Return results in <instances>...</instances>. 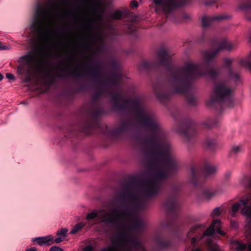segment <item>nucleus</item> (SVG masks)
I'll list each match as a JSON object with an SVG mask.
<instances>
[{"instance_id": "41", "label": "nucleus", "mask_w": 251, "mask_h": 251, "mask_svg": "<svg viewBox=\"0 0 251 251\" xmlns=\"http://www.w3.org/2000/svg\"><path fill=\"white\" fill-rule=\"evenodd\" d=\"M220 214V207H217L214 209L211 215L213 216H217Z\"/></svg>"}, {"instance_id": "61", "label": "nucleus", "mask_w": 251, "mask_h": 251, "mask_svg": "<svg viewBox=\"0 0 251 251\" xmlns=\"http://www.w3.org/2000/svg\"><path fill=\"white\" fill-rule=\"evenodd\" d=\"M3 78V77L1 74L0 73V81L2 80Z\"/></svg>"}, {"instance_id": "43", "label": "nucleus", "mask_w": 251, "mask_h": 251, "mask_svg": "<svg viewBox=\"0 0 251 251\" xmlns=\"http://www.w3.org/2000/svg\"><path fill=\"white\" fill-rule=\"evenodd\" d=\"M50 251H63V250L57 246H53L50 248Z\"/></svg>"}, {"instance_id": "5", "label": "nucleus", "mask_w": 251, "mask_h": 251, "mask_svg": "<svg viewBox=\"0 0 251 251\" xmlns=\"http://www.w3.org/2000/svg\"><path fill=\"white\" fill-rule=\"evenodd\" d=\"M238 85L228 78L221 79V113L224 107L230 108L233 106L235 91Z\"/></svg>"}, {"instance_id": "54", "label": "nucleus", "mask_w": 251, "mask_h": 251, "mask_svg": "<svg viewBox=\"0 0 251 251\" xmlns=\"http://www.w3.org/2000/svg\"><path fill=\"white\" fill-rule=\"evenodd\" d=\"M249 42L251 43V30L250 31V34L249 36Z\"/></svg>"}, {"instance_id": "53", "label": "nucleus", "mask_w": 251, "mask_h": 251, "mask_svg": "<svg viewBox=\"0 0 251 251\" xmlns=\"http://www.w3.org/2000/svg\"><path fill=\"white\" fill-rule=\"evenodd\" d=\"M197 239L196 238H193L191 241L192 244H194L196 242Z\"/></svg>"}, {"instance_id": "38", "label": "nucleus", "mask_w": 251, "mask_h": 251, "mask_svg": "<svg viewBox=\"0 0 251 251\" xmlns=\"http://www.w3.org/2000/svg\"><path fill=\"white\" fill-rule=\"evenodd\" d=\"M152 64L148 61H144L142 63V66L143 68L148 69L152 66Z\"/></svg>"}, {"instance_id": "58", "label": "nucleus", "mask_w": 251, "mask_h": 251, "mask_svg": "<svg viewBox=\"0 0 251 251\" xmlns=\"http://www.w3.org/2000/svg\"><path fill=\"white\" fill-rule=\"evenodd\" d=\"M192 251H201L199 248L193 250Z\"/></svg>"}, {"instance_id": "24", "label": "nucleus", "mask_w": 251, "mask_h": 251, "mask_svg": "<svg viewBox=\"0 0 251 251\" xmlns=\"http://www.w3.org/2000/svg\"><path fill=\"white\" fill-rule=\"evenodd\" d=\"M96 23L91 19H88L82 25V27L89 31L91 32L94 30Z\"/></svg>"}, {"instance_id": "9", "label": "nucleus", "mask_w": 251, "mask_h": 251, "mask_svg": "<svg viewBox=\"0 0 251 251\" xmlns=\"http://www.w3.org/2000/svg\"><path fill=\"white\" fill-rule=\"evenodd\" d=\"M216 49L214 50H206L202 52V56L204 62L207 65L213 61L217 54L220 51V43L218 41L215 44Z\"/></svg>"}, {"instance_id": "52", "label": "nucleus", "mask_w": 251, "mask_h": 251, "mask_svg": "<svg viewBox=\"0 0 251 251\" xmlns=\"http://www.w3.org/2000/svg\"><path fill=\"white\" fill-rule=\"evenodd\" d=\"M7 49V48L5 46H2V44L1 43H0V50H5Z\"/></svg>"}, {"instance_id": "51", "label": "nucleus", "mask_w": 251, "mask_h": 251, "mask_svg": "<svg viewBox=\"0 0 251 251\" xmlns=\"http://www.w3.org/2000/svg\"><path fill=\"white\" fill-rule=\"evenodd\" d=\"M30 251H37V249L35 247H32L31 248L28 249Z\"/></svg>"}, {"instance_id": "56", "label": "nucleus", "mask_w": 251, "mask_h": 251, "mask_svg": "<svg viewBox=\"0 0 251 251\" xmlns=\"http://www.w3.org/2000/svg\"><path fill=\"white\" fill-rule=\"evenodd\" d=\"M61 2L62 4H67V0H61Z\"/></svg>"}, {"instance_id": "22", "label": "nucleus", "mask_w": 251, "mask_h": 251, "mask_svg": "<svg viewBox=\"0 0 251 251\" xmlns=\"http://www.w3.org/2000/svg\"><path fill=\"white\" fill-rule=\"evenodd\" d=\"M240 64L251 71V51L246 57L241 59Z\"/></svg>"}, {"instance_id": "30", "label": "nucleus", "mask_w": 251, "mask_h": 251, "mask_svg": "<svg viewBox=\"0 0 251 251\" xmlns=\"http://www.w3.org/2000/svg\"><path fill=\"white\" fill-rule=\"evenodd\" d=\"M187 100L188 104L191 105H196L197 104V100L193 96H188L187 98Z\"/></svg>"}, {"instance_id": "55", "label": "nucleus", "mask_w": 251, "mask_h": 251, "mask_svg": "<svg viewBox=\"0 0 251 251\" xmlns=\"http://www.w3.org/2000/svg\"><path fill=\"white\" fill-rule=\"evenodd\" d=\"M22 70V67L21 66H19L18 67V71L21 72Z\"/></svg>"}, {"instance_id": "32", "label": "nucleus", "mask_w": 251, "mask_h": 251, "mask_svg": "<svg viewBox=\"0 0 251 251\" xmlns=\"http://www.w3.org/2000/svg\"><path fill=\"white\" fill-rule=\"evenodd\" d=\"M68 231V230L67 228H61V229H59L57 231L56 235L57 236H60L65 238V237L67 236V233Z\"/></svg>"}, {"instance_id": "20", "label": "nucleus", "mask_w": 251, "mask_h": 251, "mask_svg": "<svg viewBox=\"0 0 251 251\" xmlns=\"http://www.w3.org/2000/svg\"><path fill=\"white\" fill-rule=\"evenodd\" d=\"M165 206L168 212H173L177 209L178 203L176 199H171L165 203Z\"/></svg>"}, {"instance_id": "39", "label": "nucleus", "mask_w": 251, "mask_h": 251, "mask_svg": "<svg viewBox=\"0 0 251 251\" xmlns=\"http://www.w3.org/2000/svg\"><path fill=\"white\" fill-rule=\"evenodd\" d=\"M94 247L92 245H88L84 247L83 251H93Z\"/></svg>"}, {"instance_id": "7", "label": "nucleus", "mask_w": 251, "mask_h": 251, "mask_svg": "<svg viewBox=\"0 0 251 251\" xmlns=\"http://www.w3.org/2000/svg\"><path fill=\"white\" fill-rule=\"evenodd\" d=\"M233 60L226 57L223 59V68L226 70L227 77L233 81L235 84H239L242 83L241 72L239 70H233L231 67Z\"/></svg>"}, {"instance_id": "44", "label": "nucleus", "mask_w": 251, "mask_h": 251, "mask_svg": "<svg viewBox=\"0 0 251 251\" xmlns=\"http://www.w3.org/2000/svg\"><path fill=\"white\" fill-rule=\"evenodd\" d=\"M75 54L73 52H71L68 54V57L66 59V60L67 61H69L72 59H74L75 58Z\"/></svg>"}, {"instance_id": "21", "label": "nucleus", "mask_w": 251, "mask_h": 251, "mask_svg": "<svg viewBox=\"0 0 251 251\" xmlns=\"http://www.w3.org/2000/svg\"><path fill=\"white\" fill-rule=\"evenodd\" d=\"M87 39L88 41L92 42H95L96 41H102V36L100 32H98L96 34H92L89 33L87 35Z\"/></svg>"}, {"instance_id": "3", "label": "nucleus", "mask_w": 251, "mask_h": 251, "mask_svg": "<svg viewBox=\"0 0 251 251\" xmlns=\"http://www.w3.org/2000/svg\"><path fill=\"white\" fill-rule=\"evenodd\" d=\"M157 62L169 69V93H166L162 87H154L156 97L159 100L167 99L173 93L187 94L191 88L193 81L207 73L203 69V64H196L191 62H186L180 67H172V57L169 52L163 49L158 50Z\"/></svg>"}, {"instance_id": "4", "label": "nucleus", "mask_w": 251, "mask_h": 251, "mask_svg": "<svg viewBox=\"0 0 251 251\" xmlns=\"http://www.w3.org/2000/svg\"><path fill=\"white\" fill-rule=\"evenodd\" d=\"M239 183L250 192L242 196L238 201L234 203L229 213L231 217H234L243 206L241 213L246 217L247 222L245 227V236L251 239V176L244 175L240 178ZM230 246L234 251H251V242L247 244L240 240H232L230 242Z\"/></svg>"}, {"instance_id": "33", "label": "nucleus", "mask_w": 251, "mask_h": 251, "mask_svg": "<svg viewBox=\"0 0 251 251\" xmlns=\"http://www.w3.org/2000/svg\"><path fill=\"white\" fill-rule=\"evenodd\" d=\"M89 71L94 77L98 76L100 74V70L99 69L92 68L90 69Z\"/></svg>"}, {"instance_id": "28", "label": "nucleus", "mask_w": 251, "mask_h": 251, "mask_svg": "<svg viewBox=\"0 0 251 251\" xmlns=\"http://www.w3.org/2000/svg\"><path fill=\"white\" fill-rule=\"evenodd\" d=\"M76 14V12L74 10H70L65 11H62L61 12L60 15L62 17H67L70 15H72L73 16H75Z\"/></svg>"}, {"instance_id": "23", "label": "nucleus", "mask_w": 251, "mask_h": 251, "mask_svg": "<svg viewBox=\"0 0 251 251\" xmlns=\"http://www.w3.org/2000/svg\"><path fill=\"white\" fill-rule=\"evenodd\" d=\"M244 151L243 146L241 145L233 146L229 154L230 157H235L236 155Z\"/></svg>"}, {"instance_id": "59", "label": "nucleus", "mask_w": 251, "mask_h": 251, "mask_svg": "<svg viewBox=\"0 0 251 251\" xmlns=\"http://www.w3.org/2000/svg\"><path fill=\"white\" fill-rule=\"evenodd\" d=\"M76 72H77V69H76V68H75L73 69V72H74V74H76Z\"/></svg>"}, {"instance_id": "31", "label": "nucleus", "mask_w": 251, "mask_h": 251, "mask_svg": "<svg viewBox=\"0 0 251 251\" xmlns=\"http://www.w3.org/2000/svg\"><path fill=\"white\" fill-rule=\"evenodd\" d=\"M122 12L119 10L116 11L110 14V17L115 19H119L122 16Z\"/></svg>"}, {"instance_id": "50", "label": "nucleus", "mask_w": 251, "mask_h": 251, "mask_svg": "<svg viewBox=\"0 0 251 251\" xmlns=\"http://www.w3.org/2000/svg\"><path fill=\"white\" fill-rule=\"evenodd\" d=\"M68 33V31L66 29V28L64 27L61 30V33L62 34H66Z\"/></svg>"}, {"instance_id": "35", "label": "nucleus", "mask_w": 251, "mask_h": 251, "mask_svg": "<svg viewBox=\"0 0 251 251\" xmlns=\"http://www.w3.org/2000/svg\"><path fill=\"white\" fill-rule=\"evenodd\" d=\"M102 113V110L101 108L98 107L96 108L93 112H92V115L93 116L96 118L100 115Z\"/></svg>"}, {"instance_id": "34", "label": "nucleus", "mask_w": 251, "mask_h": 251, "mask_svg": "<svg viewBox=\"0 0 251 251\" xmlns=\"http://www.w3.org/2000/svg\"><path fill=\"white\" fill-rule=\"evenodd\" d=\"M209 76L210 77L214 80L216 78L218 77L219 74L218 71H216L214 70H211L209 71Z\"/></svg>"}, {"instance_id": "12", "label": "nucleus", "mask_w": 251, "mask_h": 251, "mask_svg": "<svg viewBox=\"0 0 251 251\" xmlns=\"http://www.w3.org/2000/svg\"><path fill=\"white\" fill-rule=\"evenodd\" d=\"M131 126V122L129 120L126 119L123 120L119 126L113 129V133L116 136L120 135L128 129Z\"/></svg>"}, {"instance_id": "10", "label": "nucleus", "mask_w": 251, "mask_h": 251, "mask_svg": "<svg viewBox=\"0 0 251 251\" xmlns=\"http://www.w3.org/2000/svg\"><path fill=\"white\" fill-rule=\"evenodd\" d=\"M237 48V44L226 37L221 36V51L229 53Z\"/></svg>"}, {"instance_id": "14", "label": "nucleus", "mask_w": 251, "mask_h": 251, "mask_svg": "<svg viewBox=\"0 0 251 251\" xmlns=\"http://www.w3.org/2000/svg\"><path fill=\"white\" fill-rule=\"evenodd\" d=\"M155 247L158 251L164 250L169 247L170 242L162 236H157L155 239Z\"/></svg>"}, {"instance_id": "48", "label": "nucleus", "mask_w": 251, "mask_h": 251, "mask_svg": "<svg viewBox=\"0 0 251 251\" xmlns=\"http://www.w3.org/2000/svg\"><path fill=\"white\" fill-rule=\"evenodd\" d=\"M208 251H220L219 247L217 245L214 246L213 247L210 248Z\"/></svg>"}, {"instance_id": "1", "label": "nucleus", "mask_w": 251, "mask_h": 251, "mask_svg": "<svg viewBox=\"0 0 251 251\" xmlns=\"http://www.w3.org/2000/svg\"><path fill=\"white\" fill-rule=\"evenodd\" d=\"M137 119L142 126L151 132L144 140L145 147L142 149L145 154L153 162L151 176L139 181L128 182L121 190L119 195L122 204L127 202L121 210L95 209L86 217L88 221L98 218L100 223L121 229L120 245L122 248L126 247V244L136 248L142 247L132 233L144 227L139 210L147 206L149 198L159 193L163 180L177 172L179 167L172 146L166 140L165 133L156 118Z\"/></svg>"}, {"instance_id": "29", "label": "nucleus", "mask_w": 251, "mask_h": 251, "mask_svg": "<svg viewBox=\"0 0 251 251\" xmlns=\"http://www.w3.org/2000/svg\"><path fill=\"white\" fill-rule=\"evenodd\" d=\"M201 227H202V225H200V224H197V225L193 226L189 229V231L187 234V236H188V237L191 236L195 231H196L198 229H199Z\"/></svg>"}, {"instance_id": "64", "label": "nucleus", "mask_w": 251, "mask_h": 251, "mask_svg": "<svg viewBox=\"0 0 251 251\" xmlns=\"http://www.w3.org/2000/svg\"><path fill=\"white\" fill-rule=\"evenodd\" d=\"M53 33H56V30H54Z\"/></svg>"}, {"instance_id": "36", "label": "nucleus", "mask_w": 251, "mask_h": 251, "mask_svg": "<svg viewBox=\"0 0 251 251\" xmlns=\"http://www.w3.org/2000/svg\"><path fill=\"white\" fill-rule=\"evenodd\" d=\"M213 192L205 191L203 194V197L206 200L210 199L214 195Z\"/></svg>"}, {"instance_id": "18", "label": "nucleus", "mask_w": 251, "mask_h": 251, "mask_svg": "<svg viewBox=\"0 0 251 251\" xmlns=\"http://www.w3.org/2000/svg\"><path fill=\"white\" fill-rule=\"evenodd\" d=\"M93 11L95 14L96 20L100 21L102 17V13H103L104 10L101 6L100 2L97 1L93 5Z\"/></svg>"}, {"instance_id": "45", "label": "nucleus", "mask_w": 251, "mask_h": 251, "mask_svg": "<svg viewBox=\"0 0 251 251\" xmlns=\"http://www.w3.org/2000/svg\"><path fill=\"white\" fill-rule=\"evenodd\" d=\"M230 226L232 228H237L238 226V223L235 221H231Z\"/></svg>"}, {"instance_id": "2", "label": "nucleus", "mask_w": 251, "mask_h": 251, "mask_svg": "<svg viewBox=\"0 0 251 251\" xmlns=\"http://www.w3.org/2000/svg\"><path fill=\"white\" fill-rule=\"evenodd\" d=\"M46 6L38 3L34 12V18L30 25V28L36 35V41L38 44L36 51L41 56L37 58L31 52H27L21 56L18 61L28 67L25 77L23 81L29 82L31 80L30 73L31 69L44 73L45 77L44 83L47 87L53 83L52 75L50 69L46 68L48 65L46 59L51 56V52L46 50L48 47H55L60 44V42H55L50 34L51 27L54 25L53 16L51 11L56 10L59 4L56 0H49Z\"/></svg>"}, {"instance_id": "27", "label": "nucleus", "mask_w": 251, "mask_h": 251, "mask_svg": "<svg viewBox=\"0 0 251 251\" xmlns=\"http://www.w3.org/2000/svg\"><path fill=\"white\" fill-rule=\"evenodd\" d=\"M217 123V122L216 121H214V120L213 119H208V120L203 122L202 123V125L206 127L211 128L216 125Z\"/></svg>"}, {"instance_id": "49", "label": "nucleus", "mask_w": 251, "mask_h": 251, "mask_svg": "<svg viewBox=\"0 0 251 251\" xmlns=\"http://www.w3.org/2000/svg\"><path fill=\"white\" fill-rule=\"evenodd\" d=\"M206 243L209 246L212 245V241L210 238H207V239L206 240Z\"/></svg>"}, {"instance_id": "25", "label": "nucleus", "mask_w": 251, "mask_h": 251, "mask_svg": "<svg viewBox=\"0 0 251 251\" xmlns=\"http://www.w3.org/2000/svg\"><path fill=\"white\" fill-rule=\"evenodd\" d=\"M215 172V168L214 166L209 165L206 166L203 170V174L205 177L213 174Z\"/></svg>"}, {"instance_id": "11", "label": "nucleus", "mask_w": 251, "mask_h": 251, "mask_svg": "<svg viewBox=\"0 0 251 251\" xmlns=\"http://www.w3.org/2000/svg\"><path fill=\"white\" fill-rule=\"evenodd\" d=\"M201 171L199 169L194 166L190 168L189 183L192 184L194 186H198L199 181L201 179Z\"/></svg>"}, {"instance_id": "19", "label": "nucleus", "mask_w": 251, "mask_h": 251, "mask_svg": "<svg viewBox=\"0 0 251 251\" xmlns=\"http://www.w3.org/2000/svg\"><path fill=\"white\" fill-rule=\"evenodd\" d=\"M220 20V16H213L207 17L204 16L201 18V23L202 26L204 27H207L212 25L214 21Z\"/></svg>"}, {"instance_id": "37", "label": "nucleus", "mask_w": 251, "mask_h": 251, "mask_svg": "<svg viewBox=\"0 0 251 251\" xmlns=\"http://www.w3.org/2000/svg\"><path fill=\"white\" fill-rule=\"evenodd\" d=\"M231 18L230 15L227 13H221V21L223 20H227Z\"/></svg>"}, {"instance_id": "8", "label": "nucleus", "mask_w": 251, "mask_h": 251, "mask_svg": "<svg viewBox=\"0 0 251 251\" xmlns=\"http://www.w3.org/2000/svg\"><path fill=\"white\" fill-rule=\"evenodd\" d=\"M220 102V84L217 83L211 94L210 99L206 102L207 107L212 108L215 107Z\"/></svg>"}, {"instance_id": "47", "label": "nucleus", "mask_w": 251, "mask_h": 251, "mask_svg": "<svg viewBox=\"0 0 251 251\" xmlns=\"http://www.w3.org/2000/svg\"><path fill=\"white\" fill-rule=\"evenodd\" d=\"M6 77L7 78H8V79H10V80H14L15 79V77H14V75L10 73L6 74Z\"/></svg>"}, {"instance_id": "62", "label": "nucleus", "mask_w": 251, "mask_h": 251, "mask_svg": "<svg viewBox=\"0 0 251 251\" xmlns=\"http://www.w3.org/2000/svg\"><path fill=\"white\" fill-rule=\"evenodd\" d=\"M58 77H62L63 76L62 75L59 74V75H58Z\"/></svg>"}, {"instance_id": "46", "label": "nucleus", "mask_w": 251, "mask_h": 251, "mask_svg": "<svg viewBox=\"0 0 251 251\" xmlns=\"http://www.w3.org/2000/svg\"><path fill=\"white\" fill-rule=\"evenodd\" d=\"M131 6L133 8H136L138 6V3L137 0H132L130 2Z\"/></svg>"}, {"instance_id": "63", "label": "nucleus", "mask_w": 251, "mask_h": 251, "mask_svg": "<svg viewBox=\"0 0 251 251\" xmlns=\"http://www.w3.org/2000/svg\"><path fill=\"white\" fill-rule=\"evenodd\" d=\"M92 127V125L91 124H90L89 125H88L89 128H91Z\"/></svg>"}, {"instance_id": "57", "label": "nucleus", "mask_w": 251, "mask_h": 251, "mask_svg": "<svg viewBox=\"0 0 251 251\" xmlns=\"http://www.w3.org/2000/svg\"><path fill=\"white\" fill-rule=\"evenodd\" d=\"M225 235V232L221 230V236H224Z\"/></svg>"}, {"instance_id": "40", "label": "nucleus", "mask_w": 251, "mask_h": 251, "mask_svg": "<svg viewBox=\"0 0 251 251\" xmlns=\"http://www.w3.org/2000/svg\"><path fill=\"white\" fill-rule=\"evenodd\" d=\"M64 239V238L61 237V236H59V237H58L57 238H56V239H54V238H53V244H54V243H60V242H62Z\"/></svg>"}, {"instance_id": "42", "label": "nucleus", "mask_w": 251, "mask_h": 251, "mask_svg": "<svg viewBox=\"0 0 251 251\" xmlns=\"http://www.w3.org/2000/svg\"><path fill=\"white\" fill-rule=\"evenodd\" d=\"M231 175V172L230 171H226L224 175V178L226 181H227Z\"/></svg>"}, {"instance_id": "60", "label": "nucleus", "mask_w": 251, "mask_h": 251, "mask_svg": "<svg viewBox=\"0 0 251 251\" xmlns=\"http://www.w3.org/2000/svg\"><path fill=\"white\" fill-rule=\"evenodd\" d=\"M83 48L84 49H88L89 48V45H84L83 46Z\"/></svg>"}, {"instance_id": "13", "label": "nucleus", "mask_w": 251, "mask_h": 251, "mask_svg": "<svg viewBox=\"0 0 251 251\" xmlns=\"http://www.w3.org/2000/svg\"><path fill=\"white\" fill-rule=\"evenodd\" d=\"M181 127H182L183 129H178L177 132L183 135L186 141H188L196 132L195 128L190 125L185 126H181Z\"/></svg>"}, {"instance_id": "15", "label": "nucleus", "mask_w": 251, "mask_h": 251, "mask_svg": "<svg viewBox=\"0 0 251 251\" xmlns=\"http://www.w3.org/2000/svg\"><path fill=\"white\" fill-rule=\"evenodd\" d=\"M32 242H36L39 246L46 245L48 246L53 244V236L52 235H48L43 237H39L34 238L31 239Z\"/></svg>"}, {"instance_id": "26", "label": "nucleus", "mask_w": 251, "mask_h": 251, "mask_svg": "<svg viewBox=\"0 0 251 251\" xmlns=\"http://www.w3.org/2000/svg\"><path fill=\"white\" fill-rule=\"evenodd\" d=\"M85 226V224L83 223H79L76 224L71 230L70 231V233L71 234H74L78 232L79 230H80L82 227H83Z\"/></svg>"}, {"instance_id": "16", "label": "nucleus", "mask_w": 251, "mask_h": 251, "mask_svg": "<svg viewBox=\"0 0 251 251\" xmlns=\"http://www.w3.org/2000/svg\"><path fill=\"white\" fill-rule=\"evenodd\" d=\"M240 9L245 13L246 18L251 21V1H246L241 2L238 6Z\"/></svg>"}, {"instance_id": "6", "label": "nucleus", "mask_w": 251, "mask_h": 251, "mask_svg": "<svg viewBox=\"0 0 251 251\" xmlns=\"http://www.w3.org/2000/svg\"><path fill=\"white\" fill-rule=\"evenodd\" d=\"M157 5H160L163 13L167 17L176 8L186 4L189 0H152Z\"/></svg>"}, {"instance_id": "17", "label": "nucleus", "mask_w": 251, "mask_h": 251, "mask_svg": "<svg viewBox=\"0 0 251 251\" xmlns=\"http://www.w3.org/2000/svg\"><path fill=\"white\" fill-rule=\"evenodd\" d=\"M215 230L220 232V219H219L213 221L210 226L204 232L203 235L210 236L213 234Z\"/></svg>"}]
</instances>
